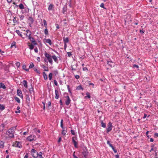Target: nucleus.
Returning <instances> with one entry per match:
<instances>
[{
    "label": "nucleus",
    "instance_id": "bb28decb",
    "mask_svg": "<svg viewBox=\"0 0 158 158\" xmlns=\"http://www.w3.org/2000/svg\"><path fill=\"white\" fill-rule=\"evenodd\" d=\"M16 32L17 33V34L20 36L22 37V35L21 33V32L19 30H16Z\"/></svg>",
    "mask_w": 158,
    "mask_h": 158
},
{
    "label": "nucleus",
    "instance_id": "a19ab883",
    "mask_svg": "<svg viewBox=\"0 0 158 158\" xmlns=\"http://www.w3.org/2000/svg\"><path fill=\"white\" fill-rule=\"evenodd\" d=\"M34 66V65L33 63L31 62L30 63V65L29 66V68L31 69Z\"/></svg>",
    "mask_w": 158,
    "mask_h": 158
},
{
    "label": "nucleus",
    "instance_id": "20e7f679",
    "mask_svg": "<svg viewBox=\"0 0 158 158\" xmlns=\"http://www.w3.org/2000/svg\"><path fill=\"white\" fill-rule=\"evenodd\" d=\"M77 137L75 136L73 137L72 138V142L73 143L74 145V146L76 148H77V143L75 141V139H76Z\"/></svg>",
    "mask_w": 158,
    "mask_h": 158
},
{
    "label": "nucleus",
    "instance_id": "052dcab7",
    "mask_svg": "<svg viewBox=\"0 0 158 158\" xmlns=\"http://www.w3.org/2000/svg\"><path fill=\"white\" fill-rule=\"evenodd\" d=\"M51 106V103L50 102H49L48 103V107H49Z\"/></svg>",
    "mask_w": 158,
    "mask_h": 158
},
{
    "label": "nucleus",
    "instance_id": "a211bd4d",
    "mask_svg": "<svg viewBox=\"0 0 158 158\" xmlns=\"http://www.w3.org/2000/svg\"><path fill=\"white\" fill-rule=\"evenodd\" d=\"M23 84L24 85V86L26 88L27 87V82L26 81L24 80L23 81Z\"/></svg>",
    "mask_w": 158,
    "mask_h": 158
},
{
    "label": "nucleus",
    "instance_id": "58836bf2",
    "mask_svg": "<svg viewBox=\"0 0 158 158\" xmlns=\"http://www.w3.org/2000/svg\"><path fill=\"white\" fill-rule=\"evenodd\" d=\"M43 23L44 24V27H47V23L46 20L45 19L43 20Z\"/></svg>",
    "mask_w": 158,
    "mask_h": 158
},
{
    "label": "nucleus",
    "instance_id": "680f3d73",
    "mask_svg": "<svg viewBox=\"0 0 158 158\" xmlns=\"http://www.w3.org/2000/svg\"><path fill=\"white\" fill-rule=\"evenodd\" d=\"M38 154V156H39V157L42 156V152H39V154Z\"/></svg>",
    "mask_w": 158,
    "mask_h": 158
},
{
    "label": "nucleus",
    "instance_id": "4d7b16f0",
    "mask_svg": "<svg viewBox=\"0 0 158 158\" xmlns=\"http://www.w3.org/2000/svg\"><path fill=\"white\" fill-rule=\"evenodd\" d=\"M54 73L55 74V75H56L58 73V71L57 70L54 71Z\"/></svg>",
    "mask_w": 158,
    "mask_h": 158
},
{
    "label": "nucleus",
    "instance_id": "0e129e2a",
    "mask_svg": "<svg viewBox=\"0 0 158 158\" xmlns=\"http://www.w3.org/2000/svg\"><path fill=\"white\" fill-rule=\"evenodd\" d=\"M34 51H35V52L36 53H37L38 52V49L37 48H36L34 49Z\"/></svg>",
    "mask_w": 158,
    "mask_h": 158
},
{
    "label": "nucleus",
    "instance_id": "3c124183",
    "mask_svg": "<svg viewBox=\"0 0 158 158\" xmlns=\"http://www.w3.org/2000/svg\"><path fill=\"white\" fill-rule=\"evenodd\" d=\"M71 134H72V135H75V134L74 131L73 130H71Z\"/></svg>",
    "mask_w": 158,
    "mask_h": 158
},
{
    "label": "nucleus",
    "instance_id": "6e6d98bb",
    "mask_svg": "<svg viewBox=\"0 0 158 158\" xmlns=\"http://www.w3.org/2000/svg\"><path fill=\"white\" fill-rule=\"evenodd\" d=\"M107 143L108 144L110 147L111 146V145H112V144H110V142L109 141H107Z\"/></svg>",
    "mask_w": 158,
    "mask_h": 158
},
{
    "label": "nucleus",
    "instance_id": "603ef678",
    "mask_svg": "<svg viewBox=\"0 0 158 158\" xmlns=\"http://www.w3.org/2000/svg\"><path fill=\"white\" fill-rule=\"evenodd\" d=\"M54 84L56 86H57L58 85L57 82V81H56V80H54Z\"/></svg>",
    "mask_w": 158,
    "mask_h": 158
},
{
    "label": "nucleus",
    "instance_id": "5701e85b",
    "mask_svg": "<svg viewBox=\"0 0 158 158\" xmlns=\"http://www.w3.org/2000/svg\"><path fill=\"white\" fill-rule=\"evenodd\" d=\"M29 31V33H27L26 35V36L28 38L31 37V32L30 31Z\"/></svg>",
    "mask_w": 158,
    "mask_h": 158
},
{
    "label": "nucleus",
    "instance_id": "bf43d9fd",
    "mask_svg": "<svg viewBox=\"0 0 158 158\" xmlns=\"http://www.w3.org/2000/svg\"><path fill=\"white\" fill-rule=\"evenodd\" d=\"M75 77L76 79H78L80 78V76L78 75H75Z\"/></svg>",
    "mask_w": 158,
    "mask_h": 158
},
{
    "label": "nucleus",
    "instance_id": "4468645a",
    "mask_svg": "<svg viewBox=\"0 0 158 158\" xmlns=\"http://www.w3.org/2000/svg\"><path fill=\"white\" fill-rule=\"evenodd\" d=\"M82 154L84 158H87V151H83L82 152Z\"/></svg>",
    "mask_w": 158,
    "mask_h": 158
},
{
    "label": "nucleus",
    "instance_id": "2eb2a0df",
    "mask_svg": "<svg viewBox=\"0 0 158 158\" xmlns=\"http://www.w3.org/2000/svg\"><path fill=\"white\" fill-rule=\"evenodd\" d=\"M18 19L17 17H15L13 19V22L14 23H18Z\"/></svg>",
    "mask_w": 158,
    "mask_h": 158
},
{
    "label": "nucleus",
    "instance_id": "5fc2aeb1",
    "mask_svg": "<svg viewBox=\"0 0 158 158\" xmlns=\"http://www.w3.org/2000/svg\"><path fill=\"white\" fill-rule=\"evenodd\" d=\"M67 54L68 56L69 57H70L72 55V54L70 52H68Z\"/></svg>",
    "mask_w": 158,
    "mask_h": 158
},
{
    "label": "nucleus",
    "instance_id": "338daca9",
    "mask_svg": "<svg viewBox=\"0 0 158 158\" xmlns=\"http://www.w3.org/2000/svg\"><path fill=\"white\" fill-rule=\"evenodd\" d=\"M83 71H85L86 70H87L88 69L86 67H84L83 68Z\"/></svg>",
    "mask_w": 158,
    "mask_h": 158
},
{
    "label": "nucleus",
    "instance_id": "e433bc0d",
    "mask_svg": "<svg viewBox=\"0 0 158 158\" xmlns=\"http://www.w3.org/2000/svg\"><path fill=\"white\" fill-rule=\"evenodd\" d=\"M4 147V143L2 141L0 142V148H2Z\"/></svg>",
    "mask_w": 158,
    "mask_h": 158
},
{
    "label": "nucleus",
    "instance_id": "79ce46f5",
    "mask_svg": "<svg viewBox=\"0 0 158 158\" xmlns=\"http://www.w3.org/2000/svg\"><path fill=\"white\" fill-rule=\"evenodd\" d=\"M29 92L31 94L33 92V87H31L29 89Z\"/></svg>",
    "mask_w": 158,
    "mask_h": 158
},
{
    "label": "nucleus",
    "instance_id": "6ab92c4d",
    "mask_svg": "<svg viewBox=\"0 0 158 158\" xmlns=\"http://www.w3.org/2000/svg\"><path fill=\"white\" fill-rule=\"evenodd\" d=\"M5 128V126L4 124H2L0 126V131H2Z\"/></svg>",
    "mask_w": 158,
    "mask_h": 158
},
{
    "label": "nucleus",
    "instance_id": "a18cd8bd",
    "mask_svg": "<svg viewBox=\"0 0 158 158\" xmlns=\"http://www.w3.org/2000/svg\"><path fill=\"white\" fill-rule=\"evenodd\" d=\"M100 6L102 8L104 9H106V8H105L104 6V4L103 3L101 4L100 5Z\"/></svg>",
    "mask_w": 158,
    "mask_h": 158
},
{
    "label": "nucleus",
    "instance_id": "0eeeda50",
    "mask_svg": "<svg viewBox=\"0 0 158 158\" xmlns=\"http://www.w3.org/2000/svg\"><path fill=\"white\" fill-rule=\"evenodd\" d=\"M28 39L30 40V41L34 45H37V43L33 37H31L29 38H28Z\"/></svg>",
    "mask_w": 158,
    "mask_h": 158
},
{
    "label": "nucleus",
    "instance_id": "7ed1b4c3",
    "mask_svg": "<svg viewBox=\"0 0 158 158\" xmlns=\"http://www.w3.org/2000/svg\"><path fill=\"white\" fill-rule=\"evenodd\" d=\"M113 128L112 123L110 122L107 125V132H108L111 131Z\"/></svg>",
    "mask_w": 158,
    "mask_h": 158
},
{
    "label": "nucleus",
    "instance_id": "b1692460",
    "mask_svg": "<svg viewBox=\"0 0 158 158\" xmlns=\"http://www.w3.org/2000/svg\"><path fill=\"white\" fill-rule=\"evenodd\" d=\"M14 98L15 101L18 103H20V100L18 97H15Z\"/></svg>",
    "mask_w": 158,
    "mask_h": 158
},
{
    "label": "nucleus",
    "instance_id": "9d476101",
    "mask_svg": "<svg viewBox=\"0 0 158 158\" xmlns=\"http://www.w3.org/2000/svg\"><path fill=\"white\" fill-rule=\"evenodd\" d=\"M35 137V135H31L27 138V139L28 141L31 142L34 140V138Z\"/></svg>",
    "mask_w": 158,
    "mask_h": 158
},
{
    "label": "nucleus",
    "instance_id": "8fccbe9b",
    "mask_svg": "<svg viewBox=\"0 0 158 158\" xmlns=\"http://www.w3.org/2000/svg\"><path fill=\"white\" fill-rule=\"evenodd\" d=\"M110 63H112V62L110 61H107V64L110 66L112 67V65Z\"/></svg>",
    "mask_w": 158,
    "mask_h": 158
},
{
    "label": "nucleus",
    "instance_id": "6e6552de",
    "mask_svg": "<svg viewBox=\"0 0 158 158\" xmlns=\"http://www.w3.org/2000/svg\"><path fill=\"white\" fill-rule=\"evenodd\" d=\"M54 5L50 3L48 6V9L49 11L54 10Z\"/></svg>",
    "mask_w": 158,
    "mask_h": 158
},
{
    "label": "nucleus",
    "instance_id": "9b49d317",
    "mask_svg": "<svg viewBox=\"0 0 158 158\" xmlns=\"http://www.w3.org/2000/svg\"><path fill=\"white\" fill-rule=\"evenodd\" d=\"M52 58L53 59L54 61L57 63H58V59L57 57L55 55H54L52 56Z\"/></svg>",
    "mask_w": 158,
    "mask_h": 158
},
{
    "label": "nucleus",
    "instance_id": "37998d69",
    "mask_svg": "<svg viewBox=\"0 0 158 158\" xmlns=\"http://www.w3.org/2000/svg\"><path fill=\"white\" fill-rule=\"evenodd\" d=\"M31 153H36L37 152V151L34 149H32L31 151Z\"/></svg>",
    "mask_w": 158,
    "mask_h": 158
},
{
    "label": "nucleus",
    "instance_id": "f8f14e48",
    "mask_svg": "<svg viewBox=\"0 0 158 158\" xmlns=\"http://www.w3.org/2000/svg\"><path fill=\"white\" fill-rule=\"evenodd\" d=\"M55 98L56 99H58L59 98V93L58 91L56 90H55Z\"/></svg>",
    "mask_w": 158,
    "mask_h": 158
},
{
    "label": "nucleus",
    "instance_id": "393cba45",
    "mask_svg": "<svg viewBox=\"0 0 158 158\" xmlns=\"http://www.w3.org/2000/svg\"><path fill=\"white\" fill-rule=\"evenodd\" d=\"M63 40L64 42V43L66 44L67 43H68L69 41V38L68 37H66L65 38H64L63 39Z\"/></svg>",
    "mask_w": 158,
    "mask_h": 158
},
{
    "label": "nucleus",
    "instance_id": "473e14b6",
    "mask_svg": "<svg viewBox=\"0 0 158 158\" xmlns=\"http://www.w3.org/2000/svg\"><path fill=\"white\" fill-rule=\"evenodd\" d=\"M19 17L20 19L21 20H23L25 17L24 15H19Z\"/></svg>",
    "mask_w": 158,
    "mask_h": 158
},
{
    "label": "nucleus",
    "instance_id": "f03ea898",
    "mask_svg": "<svg viewBox=\"0 0 158 158\" xmlns=\"http://www.w3.org/2000/svg\"><path fill=\"white\" fill-rule=\"evenodd\" d=\"M44 54L45 57L47 58V59L48 60L49 63L52 65L53 63V61L52 59V56H51L50 54L47 53L46 52H45Z\"/></svg>",
    "mask_w": 158,
    "mask_h": 158
},
{
    "label": "nucleus",
    "instance_id": "aec40b11",
    "mask_svg": "<svg viewBox=\"0 0 158 158\" xmlns=\"http://www.w3.org/2000/svg\"><path fill=\"white\" fill-rule=\"evenodd\" d=\"M86 96L85 97V98H90L91 97L90 96V94L88 92H87L86 93Z\"/></svg>",
    "mask_w": 158,
    "mask_h": 158
},
{
    "label": "nucleus",
    "instance_id": "7c9ffc66",
    "mask_svg": "<svg viewBox=\"0 0 158 158\" xmlns=\"http://www.w3.org/2000/svg\"><path fill=\"white\" fill-rule=\"evenodd\" d=\"M34 45L32 44L30 45H29L28 46L29 47V48L30 50H32L34 48Z\"/></svg>",
    "mask_w": 158,
    "mask_h": 158
},
{
    "label": "nucleus",
    "instance_id": "f257e3e1",
    "mask_svg": "<svg viewBox=\"0 0 158 158\" xmlns=\"http://www.w3.org/2000/svg\"><path fill=\"white\" fill-rule=\"evenodd\" d=\"M16 129V127H13L9 129L6 132V134L10 138L14 137V133Z\"/></svg>",
    "mask_w": 158,
    "mask_h": 158
},
{
    "label": "nucleus",
    "instance_id": "cd10ccee",
    "mask_svg": "<svg viewBox=\"0 0 158 158\" xmlns=\"http://www.w3.org/2000/svg\"><path fill=\"white\" fill-rule=\"evenodd\" d=\"M5 108V106L3 105L0 104V110H4Z\"/></svg>",
    "mask_w": 158,
    "mask_h": 158
},
{
    "label": "nucleus",
    "instance_id": "13d9d810",
    "mask_svg": "<svg viewBox=\"0 0 158 158\" xmlns=\"http://www.w3.org/2000/svg\"><path fill=\"white\" fill-rule=\"evenodd\" d=\"M60 103V105L61 106H63V102H62V100L61 99H60V102H59Z\"/></svg>",
    "mask_w": 158,
    "mask_h": 158
},
{
    "label": "nucleus",
    "instance_id": "864d4df0",
    "mask_svg": "<svg viewBox=\"0 0 158 158\" xmlns=\"http://www.w3.org/2000/svg\"><path fill=\"white\" fill-rule=\"evenodd\" d=\"M133 66L134 67V68L135 67L137 69H138L139 67L138 65L135 64H134L133 65Z\"/></svg>",
    "mask_w": 158,
    "mask_h": 158
},
{
    "label": "nucleus",
    "instance_id": "423d86ee",
    "mask_svg": "<svg viewBox=\"0 0 158 158\" xmlns=\"http://www.w3.org/2000/svg\"><path fill=\"white\" fill-rule=\"evenodd\" d=\"M13 146L17 148H21L22 147L21 143L20 142H18L16 141L15 143L13 144Z\"/></svg>",
    "mask_w": 158,
    "mask_h": 158
},
{
    "label": "nucleus",
    "instance_id": "e2e57ef3",
    "mask_svg": "<svg viewBox=\"0 0 158 158\" xmlns=\"http://www.w3.org/2000/svg\"><path fill=\"white\" fill-rule=\"evenodd\" d=\"M145 32L144 31H143V29L140 30V32L141 33H143Z\"/></svg>",
    "mask_w": 158,
    "mask_h": 158
},
{
    "label": "nucleus",
    "instance_id": "69168bd1",
    "mask_svg": "<svg viewBox=\"0 0 158 158\" xmlns=\"http://www.w3.org/2000/svg\"><path fill=\"white\" fill-rule=\"evenodd\" d=\"M61 137H60L59 138V139L58 140V143H59L60 141H61Z\"/></svg>",
    "mask_w": 158,
    "mask_h": 158
},
{
    "label": "nucleus",
    "instance_id": "774afa93",
    "mask_svg": "<svg viewBox=\"0 0 158 158\" xmlns=\"http://www.w3.org/2000/svg\"><path fill=\"white\" fill-rule=\"evenodd\" d=\"M28 155L27 154L24 156V158H28Z\"/></svg>",
    "mask_w": 158,
    "mask_h": 158
},
{
    "label": "nucleus",
    "instance_id": "c85d7f7f",
    "mask_svg": "<svg viewBox=\"0 0 158 158\" xmlns=\"http://www.w3.org/2000/svg\"><path fill=\"white\" fill-rule=\"evenodd\" d=\"M67 132V131L65 130L64 129H63L62 131L61 134L62 135H65L66 134Z\"/></svg>",
    "mask_w": 158,
    "mask_h": 158
},
{
    "label": "nucleus",
    "instance_id": "c9c22d12",
    "mask_svg": "<svg viewBox=\"0 0 158 158\" xmlns=\"http://www.w3.org/2000/svg\"><path fill=\"white\" fill-rule=\"evenodd\" d=\"M76 89L77 90H80L81 89H83V88H82L81 85H79L76 88Z\"/></svg>",
    "mask_w": 158,
    "mask_h": 158
},
{
    "label": "nucleus",
    "instance_id": "f704fd0d",
    "mask_svg": "<svg viewBox=\"0 0 158 158\" xmlns=\"http://www.w3.org/2000/svg\"><path fill=\"white\" fill-rule=\"evenodd\" d=\"M52 73H50L48 75V78L50 80H51L52 79Z\"/></svg>",
    "mask_w": 158,
    "mask_h": 158
},
{
    "label": "nucleus",
    "instance_id": "de8ad7c7",
    "mask_svg": "<svg viewBox=\"0 0 158 158\" xmlns=\"http://www.w3.org/2000/svg\"><path fill=\"white\" fill-rule=\"evenodd\" d=\"M29 20L32 23L33 22L34 20L32 17H30Z\"/></svg>",
    "mask_w": 158,
    "mask_h": 158
},
{
    "label": "nucleus",
    "instance_id": "72a5a7b5",
    "mask_svg": "<svg viewBox=\"0 0 158 158\" xmlns=\"http://www.w3.org/2000/svg\"><path fill=\"white\" fill-rule=\"evenodd\" d=\"M34 70L35 72H36L37 73L39 74H40V70H38L37 69L35 68H34Z\"/></svg>",
    "mask_w": 158,
    "mask_h": 158
},
{
    "label": "nucleus",
    "instance_id": "2f4dec72",
    "mask_svg": "<svg viewBox=\"0 0 158 158\" xmlns=\"http://www.w3.org/2000/svg\"><path fill=\"white\" fill-rule=\"evenodd\" d=\"M42 68L44 69L45 71H48V68L45 65H43L42 66Z\"/></svg>",
    "mask_w": 158,
    "mask_h": 158
},
{
    "label": "nucleus",
    "instance_id": "f3484780",
    "mask_svg": "<svg viewBox=\"0 0 158 158\" xmlns=\"http://www.w3.org/2000/svg\"><path fill=\"white\" fill-rule=\"evenodd\" d=\"M45 42L46 43L49 44L50 45H51L52 44L51 40L49 39H45Z\"/></svg>",
    "mask_w": 158,
    "mask_h": 158
},
{
    "label": "nucleus",
    "instance_id": "4be33fe9",
    "mask_svg": "<svg viewBox=\"0 0 158 158\" xmlns=\"http://www.w3.org/2000/svg\"><path fill=\"white\" fill-rule=\"evenodd\" d=\"M43 76L45 80H46L48 79L47 76L45 72H43Z\"/></svg>",
    "mask_w": 158,
    "mask_h": 158
},
{
    "label": "nucleus",
    "instance_id": "ea45409f",
    "mask_svg": "<svg viewBox=\"0 0 158 158\" xmlns=\"http://www.w3.org/2000/svg\"><path fill=\"white\" fill-rule=\"evenodd\" d=\"M46 29L44 30V34L46 35H48V31L47 29V27H46Z\"/></svg>",
    "mask_w": 158,
    "mask_h": 158
},
{
    "label": "nucleus",
    "instance_id": "412c9836",
    "mask_svg": "<svg viewBox=\"0 0 158 158\" xmlns=\"http://www.w3.org/2000/svg\"><path fill=\"white\" fill-rule=\"evenodd\" d=\"M19 7L20 9L22 10L24 8V6L22 3H20L19 5Z\"/></svg>",
    "mask_w": 158,
    "mask_h": 158
},
{
    "label": "nucleus",
    "instance_id": "49530a36",
    "mask_svg": "<svg viewBox=\"0 0 158 158\" xmlns=\"http://www.w3.org/2000/svg\"><path fill=\"white\" fill-rule=\"evenodd\" d=\"M101 125H102V127H106V123H103L102 122Z\"/></svg>",
    "mask_w": 158,
    "mask_h": 158
},
{
    "label": "nucleus",
    "instance_id": "09e8293b",
    "mask_svg": "<svg viewBox=\"0 0 158 158\" xmlns=\"http://www.w3.org/2000/svg\"><path fill=\"white\" fill-rule=\"evenodd\" d=\"M16 66L17 67H19L20 65V63L19 62H17L16 63Z\"/></svg>",
    "mask_w": 158,
    "mask_h": 158
},
{
    "label": "nucleus",
    "instance_id": "dca6fc26",
    "mask_svg": "<svg viewBox=\"0 0 158 158\" xmlns=\"http://www.w3.org/2000/svg\"><path fill=\"white\" fill-rule=\"evenodd\" d=\"M31 155L34 158H37L38 156V152H37L36 153H31Z\"/></svg>",
    "mask_w": 158,
    "mask_h": 158
},
{
    "label": "nucleus",
    "instance_id": "1a4fd4ad",
    "mask_svg": "<svg viewBox=\"0 0 158 158\" xmlns=\"http://www.w3.org/2000/svg\"><path fill=\"white\" fill-rule=\"evenodd\" d=\"M17 95L20 97L22 99L23 98V95L21 90L18 89L17 90Z\"/></svg>",
    "mask_w": 158,
    "mask_h": 158
},
{
    "label": "nucleus",
    "instance_id": "4c0bfd02",
    "mask_svg": "<svg viewBox=\"0 0 158 158\" xmlns=\"http://www.w3.org/2000/svg\"><path fill=\"white\" fill-rule=\"evenodd\" d=\"M63 119H61V121H60V127L63 129H64V128L63 127Z\"/></svg>",
    "mask_w": 158,
    "mask_h": 158
},
{
    "label": "nucleus",
    "instance_id": "39448f33",
    "mask_svg": "<svg viewBox=\"0 0 158 158\" xmlns=\"http://www.w3.org/2000/svg\"><path fill=\"white\" fill-rule=\"evenodd\" d=\"M65 97L66 99V101H65V104L67 106H69L71 102V100L69 96H67Z\"/></svg>",
    "mask_w": 158,
    "mask_h": 158
},
{
    "label": "nucleus",
    "instance_id": "c03bdc74",
    "mask_svg": "<svg viewBox=\"0 0 158 158\" xmlns=\"http://www.w3.org/2000/svg\"><path fill=\"white\" fill-rule=\"evenodd\" d=\"M15 43H15V41L13 42L11 44L10 47L12 48L14 46H15Z\"/></svg>",
    "mask_w": 158,
    "mask_h": 158
},
{
    "label": "nucleus",
    "instance_id": "ddd939ff",
    "mask_svg": "<svg viewBox=\"0 0 158 158\" xmlns=\"http://www.w3.org/2000/svg\"><path fill=\"white\" fill-rule=\"evenodd\" d=\"M67 6L66 5L64 6L63 8L62 12L63 14H65L67 11Z\"/></svg>",
    "mask_w": 158,
    "mask_h": 158
},
{
    "label": "nucleus",
    "instance_id": "a878e982",
    "mask_svg": "<svg viewBox=\"0 0 158 158\" xmlns=\"http://www.w3.org/2000/svg\"><path fill=\"white\" fill-rule=\"evenodd\" d=\"M0 87H1L2 88L4 89H5L6 88L4 84L2 83H0Z\"/></svg>",
    "mask_w": 158,
    "mask_h": 158
},
{
    "label": "nucleus",
    "instance_id": "c756f323",
    "mask_svg": "<svg viewBox=\"0 0 158 158\" xmlns=\"http://www.w3.org/2000/svg\"><path fill=\"white\" fill-rule=\"evenodd\" d=\"M22 68L23 69L27 71H29V69H26V65L24 64L22 66Z\"/></svg>",
    "mask_w": 158,
    "mask_h": 158
}]
</instances>
